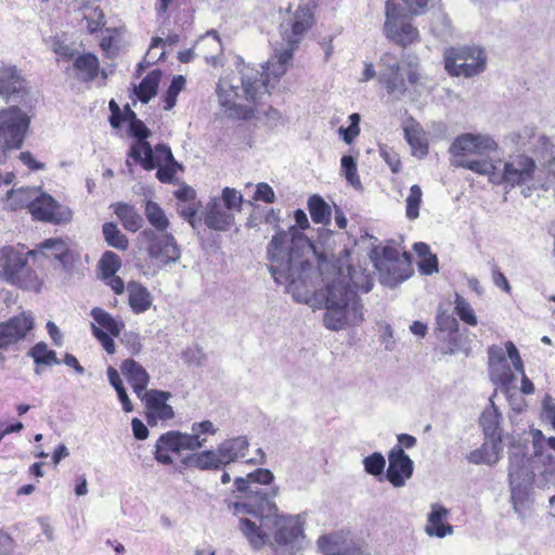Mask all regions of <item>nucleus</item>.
Returning a JSON list of instances; mask_svg holds the SVG:
<instances>
[{
    "mask_svg": "<svg viewBox=\"0 0 555 555\" xmlns=\"http://www.w3.org/2000/svg\"><path fill=\"white\" fill-rule=\"evenodd\" d=\"M114 212L127 231L137 232L142 228L144 223L142 216L133 206L129 204H116L114 207Z\"/></svg>",
    "mask_w": 555,
    "mask_h": 555,
    "instance_id": "obj_36",
    "label": "nucleus"
},
{
    "mask_svg": "<svg viewBox=\"0 0 555 555\" xmlns=\"http://www.w3.org/2000/svg\"><path fill=\"white\" fill-rule=\"evenodd\" d=\"M384 33L388 39L399 46L408 47L420 39V33L411 23V16L406 10L393 0L385 3Z\"/></svg>",
    "mask_w": 555,
    "mask_h": 555,
    "instance_id": "obj_13",
    "label": "nucleus"
},
{
    "mask_svg": "<svg viewBox=\"0 0 555 555\" xmlns=\"http://www.w3.org/2000/svg\"><path fill=\"white\" fill-rule=\"evenodd\" d=\"M156 177L163 183H170L178 170L181 169V165L172 159L169 163L157 166Z\"/></svg>",
    "mask_w": 555,
    "mask_h": 555,
    "instance_id": "obj_57",
    "label": "nucleus"
},
{
    "mask_svg": "<svg viewBox=\"0 0 555 555\" xmlns=\"http://www.w3.org/2000/svg\"><path fill=\"white\" fill-rule=\"evenodd\" d=\"M347 271V276L333 281L325 293L323 324L335 332L364 321L363 305L357 292L369 293L373 287L372 275L361 267L349 266Z\"/></svg>",
    "mask_w": 555,
    "mask_h": 555,
    "instance_id": "obj_3",
    "label": "nucleus"
},
{
    "mask_svg": "<svg viewBox=\"0 0 555 555\" xmlns=\"http://www.w3.org/2000/svg\"><path fill=\"white\" fill-rule=\"evenodd\" d=\"M39 249L47 256L55 258L64 269L72 267L78 256V254L72 249L68 238H48L40 243Z\"/></svg>",
    "mask_w": 555,
    "mask_h": 555,
    "instance_id": "obj_27",
    "label": "nucleus"
},
{
    "mask_svg": "<svg viewBox=\"0 0 555 555\" xmlns=\"http://www.w3.org/2000/svg\"><path fill=\"white\" fill-rule=\"evenodd\" d=\"M450 511L439 503L431 504L430 512L427 516L425 532L429 537L444 538L453 533V526L448 519Z\"/></svg>",
    "mask_w": 555,
    "mask_h": 555,
    "instance_id": "obj_29",
    "label": "nucleus"
},
{
    "mask_svg": "<svg viewBox=\"0 0 555 555\" xmlns=\"http://www.w3.org/2000/svg\"><path fill=\"white\" fill-rule=\"evenodd\" d=\"M145 217L157 233L165 232L169 227V220L163 208L153 201H147L144 209Z\"/></svg>",
    "mask_w": 555,
    "mask_h": 555,
    "instance_id": "obj_43",
    "label": "nucleus"
},
{
    "mask_svg": "<svg viewBox=\"0 0 555 555\" xmlns=\"http://www.w3.org/2000/svg\"><path fill=\"white\" fill-rule=\"evenodd\" d=\"M160 78L162 72L154 69L143 78L138 87H134V93L142 103H147L156 95Z\"/></svg>",
    "mask_w": 555,
    "mask_h": 555,
    "instance_id": "obj_40",
    "label": "nucleus"
},
{
    "mask_svg": "<svg viewBox=\"0 0 555 555\" xmlns=\"http://www.w3.org/2000/svg\"><path fill=\"white\" fill-rule=\"evenodd\" d=\"M404 138L413 150L414 154L424 156L428 152L423 128L414 119H410L403 127Z\"/></svg>",
    "mask_w": 555,
    "mask_h": 555,
    "instance_id": "obj_34",
    "label": "nucleus"
},
{
    "mask_svg": "<svg viewBox=\"0 0 555 555\" xmlns=\"http://www.w3.org/2000/svg\"><path fill=\"white\" fill-rule=\"evenodd\" d=\"M487 54L477 47L450 49L444 54V68L451 76L473 77L486 69Z\"/></svg>",
    "mask_w": 555,
    "mask_h": 555,
    "instance_id": "obj_15",
    "label": "nucleus"
},
{
    "mask_svg": "<svg viewBox=\"0 0 555 555\" xmlns=\"http://www.w3.org/2000/svg\"><path fill=\"white\" fill-rule=\"evenodd\" d=\"M490 378L493 384L507 391L515 380L509 364L506 362L499 363L489 367Z\"/></svg>",
    "mask_w": 555,
    "mask_h": 555,
    "instance_id": "obj_44",
    "label": "nucleus"
},
{
    "mask_svg": "<svg viewBox=\"0 0 555 555\" xmlns=\"http://www.w3.org/2000/svg\"><path fill=\"white\" fill-rule=\"evenodd\" d=\"M498 149L496 142L488 134L463 133L454 139L449 153L451 165L461 167L478 175L486 176L491 168V162L481 159H469L470 156H486Z\"/></svg>",
    "mask_w": 555,
    "mask_h": 555,
    "instance_id": "obj_6",
    "label": "nucleus"
},
{
    "mask_svg": "<svg viewBox=\"0 0 555 555\" xmlns=\"http://www.w3.org/2000/svg\"><path fill=\"white\" fill-rule=\"evenodd\" d=\"M383 67L378 75L379 82L385 87L387 93L395 99H401L408 91V83L416 86L422 78L420 61L415 55H408L403 62L408 79L403 78L402 68L398 60L390 53H385L379 60Z\"/></svg>",
    "mask_w": 555,
    "mask_h": 555,
    "instance_id": "obj_8",
    "label": "nucleus"
},
{
    "mask_svg": "<svg viewBox=\"0 0 555 555\" xmlns=\"http://www.w3.org/2000/svg\"><path fill=\"white\" fill-rule=\"evenodd\" d=\"M138 240L144 246L149 257L163 266L175 263L180 259V247L170 233H157L153 229H145L139 234Z\"/></svg>",
    "mask_w": 555,
    "mask_h": 555,
    "instance_id": "obj_17",
    "label": "nucleus"
},
{
    "mask_svg": "<svg viewBox=\"0 0 555 555\" xmlns=\"http://www.w3.org/2000/svg\"><path fill=\"white\" fill-rule=\"evenodd\" d=\"M128 302L133 313L140 314L150 309L153 297L141 283L131 281L127 285Z\"/></svg>",
    "mask_w": 555,
    "mask_h": 555,
    "instance_id": "obj_33",
    "label": "nucleus"
},
{
    "mask_svg": "<svg viewBox=\"0 0 555 555\" xmlns=\"http://www.w3.org/2000/svg\"><path fill=\"white\" fill-rule=\"evenodd\" d=\"M83 17L87 21V27L90 34L96 33L105 24L104 14L99 8H86Z\"/></svg>",
    "mask_w": 555,
    "mask_h": 555,
    "instance_id": "obj_53",
    "label": "nucleus"
},
{
    "mask_svg": "<svg viewBox=\"0 0 555 555\" xmlns=\"http://www.w3.org/2000/svg\"><path fill=\"white\" fill-rule=\"evenodd\" d=\"M313 23V11L310 0H301L294 14L293 22L282 25L281 48L274 49L275 55L268 61L260 72L253 66H244L241 70V91L232 86L227 79H220L217 86V95L221 106L237 112L243 118L251 116L254 106L262 96L274 87L281 76L286 73L287 65L293 59V52L301 41L305 33Z\"/></svg>",
    "mask_w": 555,
    "mask_h": 555,
    "instance_id": "obj_1",
    "label": "nucleus"
},
{
    "mask_svg": "<svg viewBox=\"0 0 555 555\" xmlns=\"http://www.w3.org/2000/svg\"><path fill=\"white\" fill-rule=\"evenodd\" d=\"M308 210L314 223L327 225L331 223V206L320 196L312 195L308 199Z\"/></svg>",
    "mask_w": 555,
    "mask_h": 555,
    "instance_id": "obj_41",
    "label": "nucleus"
},
{
    "mask_svg": "<svg viewBox=\"0 0 555 555\" xmlns=\"http://www.w3.org/2000/svg\"><path fill=\"white\" fill-rule=\"evenodd\" d=\"M164 44L165 41L159 37H155L152 39L150 48L144 57V61L146 62L147 65L154 64L155 62L164 59L165 52L163 50L160 51Z\"/></svg>",
    "mask_w": 555,
    "mask_h": 555,
    "instance_id": "obj_59",
    "label": "nucleus"
},
{
    "mask_svg": "<svg viewBox=\"0 0 555 555\" xmlns=\"http://www.w3.org/2000/svg\"><path fill=\"white\" fill-rule=\"evenodd\" d=\"M90 314L98 324L96 326L108 333L111 336H119L125 327V323L120 319L114 318L102 308H93Z\"/></svg>",
    "mask_w": 555,
    "mask_h": 555,
    "instance_id": "obj_37",
    "label": "nucleus"
},
{
    "mask_svg": "<svg viewBox=\"0 0 555 555\" xmlns=\"http://www.w3.org/2000/svg\"><path fill=\"white\" fill-rule=\"evenodd\" d=\"M480 425L487 439H501L499 430V414L493 406L482 412L480 416Z\"/></svg>",
    "mask_w": 555,
    "mask_h": 555,
    "instance_id": "obj_46",
    "label": "nucleus"
},
{
    "mask_svg": "<svg viewBox=\"0 0 555 555\" xmlns=\"http://www.w3.org/2000/svg\"><path fill=\"white\" fill-rule=\"evenodd\" d=\"M38 189L36 188H20L12 189L8 192L5 198V208L10 210H17L27 207L30 211V206L35 202Z\"/></svg>",
    "mask_w": 555,
    "mask_h": 555,
    "instance_id": "obj_35",
    "label": "nucleus"
},
{
    "mask_svg": "<svg viewBox=\"0 0 555 555\" xmlns=\"http://www.w3.org/2000/svg\"><path fill=\"white\" fill-rule=\"evenodd\" d=\"M27 83L15 66L0 67V95L7 100L23 98Z\"/></svg>",
    "mask_w": 555,
    "mask_h": 555,
    "instance_id": "obj_26",
    "label": "nucleus"
},
{
    "mask_svg": "<svg viewBox=\"0 0 555 555\" xmlns=\"http://www.w3.org/2000/svg\"><path fill=\"white\" fill-rule=\"evenodd\" d=\"M34 327V318L29 312H22L4 322H0V349H8L26 338Z\"/></svg>",
    "mask_w": 555,
    "mask_h": 555,
    "instance_id": "obj_23",
    "label": "nucleus"
},
{
    "mask_svg": "<svg viewBox=\"0 0 555 555\" xmlns=\"http://www.w3.org/2000/svg\"><path fill=\"white\" fill-rule=\"evenodd\" d=\"M535 168L537 166L532 158L518 155L504 163L502 168L500 163L494 164L491 162V168L486 176L494 184H505L506 186L514 188L531 181Z\"/></svg>",
    "mask_w": 555,
    "mask_h": 555,
    "instance_id": "obj_14",
    "label": "nucleus"
},
{
    "mask_svg": "<svg viewBox=\"0 0 555 555\" xmlns=\"http://www.w3.org/2000/svg\"><path fill=\"white\" fill-rule=\"evenodd\" d=\"M258 498L253 496L250 502H234L229 506L240 518V531L256 551L270 546L272 516L278 511L275 503L260 502Z\"/></svg>",
    "mask_w": 555,
    "mask_h": 555,
    "instance_id": "obj_4",
    "label": "nucleus"
},
{
    "mask_svg": "<svg viewBox=\"0 0 555 555\" xmlns=\"http://www.w3.org/2000/svg\"><path fill=\"white\" fill-rule=\"evenodd\" d=\"M218 428L209 420L193 423L191 433L170 430L163 434L155 443L154 457L163 465H171L173 460L170 453L179 454L184 450L201 449L207 442L203 436H214Z\"/></svg>",
    "mask_w": 555,
    "mask_h": 555,
    "instance_id": "obj_5",
    "label": "nucleus"
},
{
    "mask_svg": "<svg viewBox=\"0 0 555 555\" xmlns=\"http://www.w3.org/2000/svg\"><path fill=\"white\" fill-rule=\"evenodd\" d=\"M91 331L93 336L99 340V343L107 353H115L116 349L113 339L114 336H111L108 333L98 327L96 324H91Z\"/></svg>",
    "mask_w": 555,
    "mask_h": 555,
    "instance_id": "obj_61",
    "label": "nucleus"
},
{
    "mask_svg": "<svg viewBox=\"0 0 555 555\" xmlns=\"http://www.w3.org/2000/svg\"><path fill=\"white\" fill-rule=\"evenodd\" d=\"M389 465L387 468V479L396 487H402L411 478L414 469L413 461L405 454L404 450L393 447L388 454Z\"/></svg>",
    "mask_w": 555,
    "mask_h": 555,
    "instance_id": "obj_25",
    "label": "nucleus"
},
{
    "mask_svg": "<svg viewBox=\"0 0 555 555\" xmlns=\"http://www.w3.org/2000/svg\"><path fill=\"white\" fill-rule=\"evenodd\" d=\"M185 85V78L181 75L175 76L164 98V108L171 109L177 102V96Z\"/></svg>",
    "mask_w": 555,
    "mask_h": 555,
    "instance_id": "obj_52",
    "label": "nucleus"
},
{
    "mask_svg": "<svg viewBox=\"0 0 555 555\" xmlns=\"http://www.w3.org/2000/svg\"><path fill=\"white\" fill-rule=\"evenodd\" d=\"M502 439H487L482 446L467 455L469 463L475 465H493L500 460Z\"/></svg>",
    "mask_w": 555,
    "mask_h": 555,
    "instance_id": "obj_32",
    "label": "nucleus"
},
{
    "mask_svg": "<svg viewBox=\"0 0 555 555\" xmlns=\"http://www.w3.org/2000/svg\"><path fill=\"white\" fill-rule=\"evenodd\" d=\"M199 44L203 48H208L211 51L216 52V54L208 55L205 54L204 57L208 64L214 67L222 66V43L218 33L215 29L208 30L199 40Z\"/></svg>",
    "mask_w": 555,
    "mask_h": 555,
    "instance_id": "obj_39",
    "label": "nucleus"
},
{
    "mask_svg": "<svg viewBox=\"0 0 555 555\" xmlns=\"http://www.w3.org/2000/svg\"><path fill=\"white\" fill-rule=\"evenodd\" d=\"M370 259L379 273L383 285L395 287L408 280L412 272L411 256L400 253L392 246H375L370 251Z\"/></svg>",
    "mask_w": 555,
    "mask_h": 555,
    "instance_id": "obj_10",
    "label": "nucleus"
},
{
    "mask_svg": "<svg viewBox=\"0 0 555 555\" xmlns=\"http://www.w3.org/2000/svg\"><path fill=\"white\" fill-rule=\"evenodd\" d=\"M360 115L358 113H353L349 116L350 125L349 127H340L338 129L339 134L341 135L343 140L350 144L360 133Z\"/></svg>",
    "mask_w": 555,
    "mask_h": 555,
    "instance_id": "obj_56",
    "label": "nucleus"
},
{
    "mask_svg": "<svg viewBox=\"0 0 555 555\" xmlns=\"http://www.w3.org/2000/svg\"><path fill=\"white\" fill-rule=\"evenodd\" d=\"M294 217L296 224L276 232L268 244V268L275 283L285 285L295 301L310 304L315 291L313 267L307 258L311 244L301 232L309 228V220L302 209L295 210Z\"/></svg>",
    "mask_w": 555,
    "mask_h": 555,
    "instance_id": "obj_2",
    "label": "nucleus"
},
{
    "mask_svg": "<svg viewBox=\"0 0 555 555\" xmlns=\"http://www.w3.org/2000/svg\"><path fill=\"white\" fill-rule=\"evenodd\" d=\"M121 267V260L118 255L113 251H105L99 262L101 276L105 278L108 275L116 274Z\"/></svg>",
    "mask_w": 555,
    "mask_h": 555,
    "instance_id": "obj_50",
    "label": "nucleus"
},
{
    "mask_svg": "<svg viewBox=\"0 0 555 555\" xmlns=\"http://www.w3.org/2000/svg\"><path fill=\"white\" fill-rule=\"evenodd\" d=\"M541 420L550 423L555 428V403L550 395H546L542 401Z\"/></svg>",
    "mask_w": 555,
    "mask_h": 555,
    "instance_id": "obj_62",
    "label": "nucleus"
},
{
    "mask_svg": "<svg viewBox=\"0 0 555 555\" xmlns=\"http://www.w3.org/2000/svg\"><path fill=\"white\" fill-rule=\"evenodd\" d=\"M30 215L37 221L66 224L72 221L74 214L68 206L60 204L50 194L38 190L35 202L30 206Z\"/></svg>",
    "mask_w": 555,
    "mask_h": 555,
    "instance_id": "obj_20",
    "label": "nucleus"
},
{
    "mask_svg": "<svg viewBox=\"0 0 555 555\" xmlns=\"http://www.w3.org/2000/svg\"><path fill=\"white\" fill-rule=\"evenodd\" d=\"M430 29L434 36L446 41L453 36L454 31L450 18L441 10L431 13Z\"/></svg>",
    "mask_w": 555,
    "mask_h": 555,
    "instance_id": "obj_42",
    "label": "nucleus"
},
{
    "mask_svg": "<svg viewBox=\"0 0 555 555\" xmlns=\"http://www.w3.org/2000/svg\"><path fill=\"white\" fill-rule=\"evenodd\" d=\"M120 340L133 356L138 354L142 349L140 335L134 332L125 333Z\"/></svg>",
    "mask_w": 555,
    "mask_h": 555,
    "instance_id": "obj_63",
    "label": "nucleus"
},
{
    "mask_svg": "<svg viewBox=\"0 0 555 555\" xmlns=\"http://www.w3.org/2000/svg\"><path fill=\"white\" fill-rule=\"evenodd\" d=\"M436 331L441 340L448 341L450 353L462 348L459 338V322L453 314L439 310L436 317Z\"/></svg>",
    "mask_w": 555,
    "mask_h": 555,
    "instance_id": "obj_28",
    "label": "nucleus"
},
{
    "mask_svg": "<svg viewBox=\"0 0 555 555\" xmlns=\"http://www.w3.org/2000/svg\"><path fill=\"white\" fill-rule=\"evenodd\" d=\"M509 460L508 477L512 502L515 511L520 514L527 507L532 476L526 467L527 460L525 455L514 454Z\"/></svg>",
    "mask_w": 555,
    "mask_h": 555,
    "instance_id": "obj_18",
    "label": "nucleus"
},
{
    "mask_svg": "<svg viewBox=\"0 0 555 555\" xmlns=\"http://www.w3.org/2000/svg\"><path fill=\"white\" fill-rule=\"evenodd\" d=\"M129 157L139 163L145 170H152L175 159L168 145L157 144L153 150L149 142L132 144Z\"/></svg>",
    "mask_w": 555,
    "mask_h": 555,
    "instance_id": "obj_22",
    "label": "nucleus"
},
{
    "mask_svg": "<svg viewBox=\"0 0 555 555\" xmlns=\"http://www.w3.org/2000/svg\"><path fill=\"white\" fill-rule=\"evenodd\" d=\"M205 224L216 231H227L234 223L233 214L228 210L219 198H211L206 206Z\"/></svg>",
    "mask_w": 555,
    "mask_h": 555,
    "instance_id": "obj_30",
    "label": "nucleus"
},
{
    "mask_svg": "<svg viewBox=\"0 0 555 555\" xmlns=\"http://www.w3.org/2000/svg\"><path fill=\"white\" fill-rule=\"evenodd\" d=\"M172 397L171 392L150 389L144 392L140 399L146 408V418L150 425H156L158 421H169L173 418L175 412L167 401Z\"/></svg>",
    "mask_w": 555,
    "mask_h": 555,
    "instance_id": "obj_24",
    "label": "nucleus"
},
{
    "mask_svg": "<svg viewBox=\"0 0 555 555\" xmlns=\"http://www.w3.org/2000/svg\"><path fill=\"white\" fill-rule=\"evenodd\" d=\"M454 305L455 312L463 322L472 326L477 325L478 320L475 314V311L470 304L465 298L456 294Z\"/></svg>",
    "mask_w": 555,
    "mask_h": 555,
    "instance_id": "obj_49",
    "label": "nucleus"
},
{
    "mask_svg": "<svg viewBox=\"0 0 555 555\" xmlns=\"http://www.w3.org/2000/svg\"><path fill=\"white\" fill-rule=\"evenodd\" d=\"M254 198L256 201H262L271 204L275 201V194L273 189L267 183H259L256 189Z\"/></svg>",
    "mask_w": 555,
    "mask_h": 555,
    "instance_id": "obj_64",
    "label": "nucleus"
},
{
    "mask_svg": "<svg viewBox=\"0 0 555 555\" xmlns=\"http://www.w3.org/2000/svg\"><path fill=\"white\" fill-rule=\"evenodd\" d=\"M30 117L17 106L0 111V163L7 159V153L22 147L29 129Z\"/></svg>",
    "mask_w": 555,
    "mask_h": 555,
    "instance_id": "obj_12",
    "label": "nucleus"
},
{
    "mask_svg": "<svg viewBox=\"0 0 555 555\" xmlns=\"http://www.w3.org/2000/svg\"><path fill=\"white\" fill-rule=\"evenodd\" d=\"M274 475L270 469L257 468L246 477H237L234 480L235 489L242 494L241 502H250L253 496H259L260 502L275 503L279 487L271 486Z\"/></svg>",
    "mask_w": 555,
    "mask_h": 555,
    "instance_id": "obj_16",
    "label": "nucleus"
},
{
    "mask_svg": "<svg viewBox=\"0 0 555 555\" xmlns=\"http://www.w3.org/2000/svg\"><path fill=\"white\" fill-rule=\"evenodd\" d=\"M0 280L24 291L39 293L43 281L27 264V255L14 247L0 249Z\"/></svg>",
    "mask_w": 555,
    "mask_h": 555,
    "instance_id": "obj_9",
    "label": "nucleus"
},
{
    "mask_svg": "<svg viewBox=\"0 0 555 555\" xmlns=\"http://www.w3.org/2000/svg\"><path fill=\"white\" fill-rule=\"evenodd\" d=\"M385 465V457L379 452H374L373 454L364 457L363 460L364 470L373 476L380 475L384 472Z\"/></svg>",
    "mask_w": 555,
    "mask_h": 555,
    "instance_id": "obj_54",
    "label": "nucleus"
},
{
    "mask_svg": "<svg viewBox=\"0 0 555 555\" xmlns=\"http://www.w3.org/2000/svg\"><path fill=\"white\" fill-rule=\"evenodd\" d=\"M423 192L418 184L410 188L405 198V216L409 220H415L420 216Z\"/></svg>",
    "mask_w": 555,
    "mask_h": 555,
    "instance_id": "obj_47",
    "label": "nucleus"
},
{
    "mask_svg": "<svg viewBox=\"0 0 555 555\" xmlns=\"http://www.w3.org/2000/svg\"><path fill=\"white\" fill-rule=\"evenodd\" d=\"M182 359L189 365L202 366L205 363L206 357L202 348L194 345L183 350Z\"/></svg>",
    "mask_w": 555,
    "mask_h": 555,
    "instance_id": "obj_58",
    "label": "nucleus"
},
{
    "mask_svg": "<svg viewBox=\"0 0 555 555\" xmlns=\"http://www.w3.org/2000/svg\"><path fill=\"white\" fill-rule=\"evenodd\" d=\"M222 205L232 212V210L240 211L242 208L243 196L235 189L224 188L222 191Z\"/></svg>",
    "mask_w": 555,
    "mask_h": 555,
    "instance_id": "obj_55",
    "label": "nucleus"
},
{
    "mask_svg": "<svg viewBox=\"0 0 555 555\" xmlns=\"http://www.w3.org/2000/svg\"><path fill=\"white\" fill-rule=\"evenodd\" d=\"M128 131L131 137L137 139V141L133 144L147 142L146 139L151 135L150 129L139 118L131 120V122L129 124Z\"/></svg>",
    "mask_w": 555,
    "mask_h": 555,
    "instance_id": "obj_60",
    "label": "nucleus"
},
{
    "mask_svg": "<svg viewBox=\"0 0 555 555\" xmlns=\"http://www.w3.org/2000/svg\"><path fill=\"white\" fill-rule=\"evenodd\" d=\"M37 364L52 365L59 364L60 361L56 358V353L53 350L48 349L46 343L36 344L28 352Z\"/></svg>",
    "mask_w": 555,
    "mask_h": 555,
    "instance_id": "obj_48",
    "label": "nucleus"
},
{
    "mask_svg": "<svg viewBox=\"0 0 555 555\" xmlns=\"http://www.w3.org/2000/svg\"><path fill=\"white\" fill-rule=\"evenodd\" d=\"M341 171L346 180L356 189H361V181L358 175L357 164L353 157L345 155L340 159Z\"/></svg>",
    "mask_w": 555,
    "mask_h": 555,
    "instance_id": "obj_51",
    "label": "nucleus"
},
{
    "mask_svg": "<svg viewBox=\"0 0 555 555\" xmlns=\"http://www.w3.org/2000/svg\"><path fill=\"white\" fill-rule=\"evenodd\" d=\"M102 232L105 242L111 246L119 250H126L129 245L127 236L118 229L113 222H106L102 227Z\"/></svg>",
    "mask_w": 555,
    "mask_h": 555,
    "instance_id": "obj_45",
    "label": "nucleus"
},
{
    "mask_svg": "<svg viewBox=\"0 0 555 555\" xmlns=\"http://www.w3.org/2000/svg\"><path fill=\"white\" fill-rule=\"evenodd\" d=\"M317 544L323 555H365L364 542L349 530L323 534Z\"/></svg>",
    "mask_w": 555,
    "mask_h": 555,
    "instance_id": "obj_19",
    "label": "nucleus"
},
{
    "mask_svg": "<svg viewBox=\"0 0 555 555\" xmlns=\"http://www.w3.org/2000/svg\"><path fill=\"white\" fill-rule=\"evenodd\" d=\"M305 519L300 515H285L276 511L271 522V548L278 555H293L301 547Z\"/></svg>",
    "mask_w": 555,
    "mask_h": 555,
    "instance_id": "obj_11",
    "label": "nucleus"
},
{
    "mask_svg": "<svg viewBox=\"0 0 555 555\" xmlns=\"http://www.w3.org/2000/svg\"><path fill=\"white\" fill-rule=\"evenodd\" d=\"M99 60L92 53L79 55L74 62L76 76L83 81L93 80L99 73Z\"/></svg>",
    "mask_w": 555,
    "mask_h": 555,
    "instance_id": "obj_38",
    "label": "nucleus"
},
{
    "mask_svg": "<svg viewBox=\"0 0 555 555\" xmlns=\"http://www.w3.org/2000/svg\"><path fill=\"white\" fill-rule=\"evenodd\" d=\"M120 371L131 385L138 398L147 391L146 387L150 382V375L141 364L133 359H127L121 363Z\"/></svg>",
    "mask_w": 555,
    "mask_h": 555,
    "instance_id": "obj_31",
    "label": "nucleus"
},
{
    "mask_svg": "<svg viewBox=\"0 0 555 555\" xmlns=\"http://www.w3.org/2000/svg\"><path fill=\"white\" fill-rule=\"evenodd\" d=\"M512 140L520 149H526L540 155L543 165L546 166L550 171L555 172V146L546 137L537 135L534 127L525 126L512 135Z\"/></svg>",
    "mask_w": 555,
    "mask_h": 555,
    "instance_id": "obj_21",
    "label": "nucleus"
},
{
    "mask_svg": "<svg viewBox=\"0 0 555 555\" xmlns=\"http://www.w3.org/2000/svg\"><path fill=\"white\" fill-rule=\"evenodd\" d=\"M249 449V441L245 436H237L223 440L214 450L193 453L183 459L188 467L201 470H219L231 463L244 459Z\"/></svg>",
    "mask_w": 555,
    "mask_h": 555,
    "instance_id": "obj_7",
    "label": "nucleus"
}]
</instances>
